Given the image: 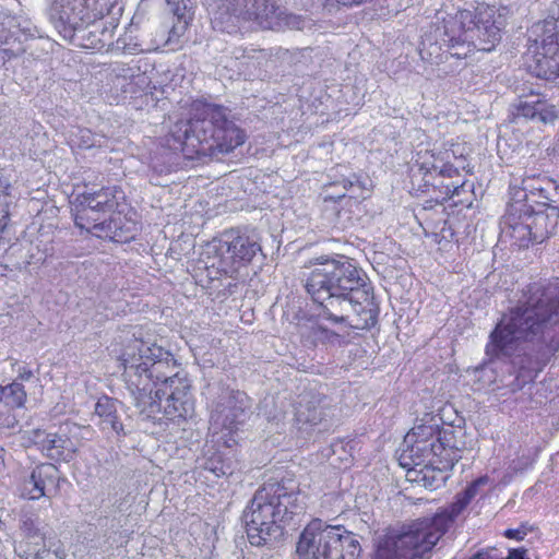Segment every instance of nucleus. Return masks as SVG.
Returning a JSON list of instances; mask_svg holds the SVG:
<instances>
[{
  "label": "nucleus",
  "mask_w": 559,
  "mask_h": 559,
  "mask_svg": "<svg viewBox=\"0 0 559 559\" xmlns=\"http://www.w3.org/2000/svg\"><path fill=\"white\" fill-rule=\"evenodd\" d=\"M260 238L254 231L228 230L222 235L216 261L211 266L222 274L234 277L242 267H246L258 252H261Z\"/></svg>",
  "instance_id": "obj_16"
},
{
  "label": "nucleus",
  "mask_w": 559,
  "mask_h": 559,
  "mask_svg": "<svg viewBox=\"0 0 559 559\" xmlns=\"http://www.w3.org/2000/svg\"><path fill=\"white\" fill-rule=\"evenodd\" d=\"M294 416L298 424L318 425L322 420V411L317 406H304L300 404Z\"/></svg>",
  "instance_id": "obj_25"
},
{
  "label": "nucleus",
  "mask_w": 559,
  "mask_h": 559,
  "mask_svg": "<svg viewBox=\"0 0 559 559\" xmlns=\"http://www.w3.org/2000/svg\"><path fill=\"white\" fill-rule=\"evenodd\" d=\"M111 48L117 51H121L123 53H129V55H134L140 51H143V49L141 48V45L135 41L132 43L131 37H129L127 35L118 38L116 40V43L111 46Z\"/></svg>",
  "instance_id": "obj_27"
},
{
  "label": "nucleus",
  "mask_w": 559,
  "mask_h": 559,
  "mask_svg": "<svg viewBox=\"0 0 559 559\" xmlns=\"http://www.w3.org/2000/svg\"><path fill=\"white\" fill-rule=\"evenodd\" d=\"M302 510L298 493L288 492L281 484L263 486L254 493L245 513L250 544L259 547L278 540L284 524Z\"/></svg>",
  "instance_id": "obj_10"
},
{
  "label": "nucleus",
  "mask_w": 559,
  "mask_h": 559,
  "mask_svg": "<svg viewBox=\"0 0 559 559\" xmlns=\"http://www.w3.org/2000/svg\"><path fill=\"white\" fill-rule=\"evenodd\" d=\"M121 11L118 0H53L50 20L64 39L84 49L107 51Z\"/></svg>",
  "instance_id": "obj_5"
},
{
  "label": "nucleus",
  "mask_w": 559,
  "mask_h": 559,
  "mask_svg": "<svg viewBox=\"0 0 559 559\" xmlns=\"http://www.w3.org/2000/svg\"><path fill=\"white\" fill-rule=\"evenodd\" d=\"M128 71L130 72L128 78L131 79V84L134 85L136 90L146 91L148 88L151 81L146 73L141 72L139 68H129ZM124 76H127V74Z\"/></svg>",
  "instance_id": "obj_28"
},
{
  "label": "nucleus",
  "mask_w": 559,
  "mask_h": 559,
  "mask_svg": "<svg viewBox=\"0 0 559 559\" xmlns=\"http://www.w3.org/2000/svg\"><path fill=\"white\" fill-rule=\"evenodd\" d=\"M214 29L233 33L242 20H254L263 28L278 27L286 17L271 0H212L209 4Z\"/></svg>",
  "instance_id": "obj_14"
},
{
  "label": "nucleus",
  "mask_w": 559,
  "mask_h": 559,
  "mask_svg": "<svg viewBox=\"0 0 559 559\" xmlns=\"http://www.w3.org/2000/svg\"><path fill=\"white\" fill-rule=\"evenodd\" d=\"M537 35L533 63L534 75L545 80L559 78V17H548L533 27Z\"/></svg>",
  "instance_id": "obj_17"
},
{
  "label": "nucleus",
  "mask_w": 559,
  "mask_h": 559,
  "mask_svg": "<svg viewBox=\"0 0 559 559\" xmlns=\"http://www.w3.org/2000/svg\"><path fill=\"white\" fill-rule=\"evenodd\" d=\"M78 427L74 424H64L58 432L34 429L25 432V439L26 442L36 445L49 459L69 462L78 451V442L69 437V433Z\"/></svg>",
  "instance_id": "obj_18"
},
{
  "label": "nucleus",
  "mask_w": 559,
  "mask_h": 559,
  "mask_svg": "<svg viewBox=\"0 0 559 559\" xmlns=\"http://www.w3.org/2000/svg\"><path fill=\"white\" fill-rule=\"evenodd\" d=\"M119 360L143 418L166 427L194 415L190 382L185 373L175 371L177 364L168 350L135 338L123 347Z\"/></svg>",
  "instance_id": "obj_1"
},
{
  "label": "nucleus",
  "mask_w": 559,
  "mask_h": 559,
  "mask_svg": "<svg viewBox=\"0 0 559 559\" xmlns=\"http://www.w3.org/2000/svg\"><path fill=\"white\" fill-rule=\"evenodd\" d=\"M341 185H342L344 191H347L348 189H350L354 186L353 181L349 179H344L341 182Z\"/></svg>",
  "instance_id": "obj_34"
},
{
  "label": "nucleus",
  "mask_w": 559,
  "mask_h": 559,
  "mask_svg": "<svg viewBox=\"0 0 559 559\" xmlns=\"http://www.w3.org/2000/svg\"><path fill=\"white\" fill-rule=\"evenodd\" d=\"M539 104V100L531 104L528 102H520L519 106H518V110H519V114L524 116V117H530V118H533L536 116V114L538 112V108H537V105Z\"/></svg>",
  "instance_id": "obj_30"
},
{
  "label": "nucleus",
  "mask_w": 559,
  "mask_h": 559,
  "mask_svg": "<svg viewBox=\"0 0 559 559\" xmlns=\"http://www.w3.org/2000/svg\"><path fill=\"white\" fill-rule=\"evenodd\" d=\"M95 415L102 419L103 429L107 427L116 432L122 430V425L118 420L116 403L108 396L98 399L95 404Z\"/></svg>",
  "instance_id": "obj_22"
},
{
  "label": "nucleus",
  "mask_w": 559,
  "mask_h": 559,
  "mask_svg": "<svg viewBox=\"0 0 559 559\" xmlns=\"http://www.w3.org/2000/svg\"><path fill=\"white\" fill-rule=\"evenodd\" d=\"M471 559H492L488 552H477Z\"/></svg>",
  "instance_id": "obj_33"
},
{
  "label": "nucleus",
  "mask_w": 559,
  "mask_h": 559,
  "mask_svg": "<svg viewBox=\"0 0 559 559\" xmlns=\"http://www.w3.org/2000/svg\"><path fill=\"white\" fill-rule=\"evenodd\" d=\"M559 287L536 282L522 290L518 304L503 314L486 346L489 356H510L522 342L554 340L559 332Z\"/></svg>",
  "instance_id": "obj_3"
},
{
  "label": "nucleus",
  "mask_w": 559,
  "mask_h": 559,
  "mask_svg": "<svg viewBox=\"0 0 559 559\" xmlns=\"http://www.w3.org/2000/svg\"><path fill=\"white\" fill-rule=\"evenodd\" d=\"M26 401L24 386L19 382H12L0 386V402L10 408L22 407Z\"/></svg>",
  "instance_id": "obj_24"
},
{
  "label": "nucleus",
  "mask_w": 559,
  "mask_h": 559,
  "mask_svg": "<svg viewBox=\"0 0 559 559\" xmlns=\"http://www.w3.org/2000/svg\"><path fill=\"white\" fill-rule=\"evenodd\" d=\"M117 192L115 187H107L76 194L71 201L75 225L98 238L126 241L124 231H129V227L120 225L121 215L115 212Z\"/></svg>",
  "instance_id": "obj_11"
},
{
  "label": "nucleus",
  "mask_w": 559,
  "mask_h": 559,
  "mask_svg": "<svg viewBox=\"0 0 559 559\" xmlns=\"http://www.w3.org/2000/svg\"><path fill=\"white\" fill-rule=\"evenodd\" d=\"M360 552V544L352 532L319 519L305 527L297 544L301 559H358Z\"/></svg>",
  "instance_id": "obj_12"
},
{
  "label": "nucleus",
  "mask_w": 559,
  "mask_h": 559,
  "mask_svg": "<svg viewBox=\"0 0 559 559\" xmlns=\"http://www.w3.org/2000/svg\"><path fill=\"white\" fill-rule=\"evenodd\" d=\"M173 7V13L177 17V23L174 24L168 41L173 38L182 36L188 27L190 15L187 10L186 0H166Z\"/></svg>",
  "instance_id": "obj_23"
},
{
  "label": "nucleus",
  "mask_w": 559,
  "mask_h": 559,
  "mask_svg": "<svg viewBox=\"0 0 559 559\" xmlns=\"http://www.w3.org/2000/svg\"><path fill=\"white\" fill-rule=\"evenodd\" d=\"M14 552L22 559H44L45 555L50 556L37 519H22L17 538L14 540Z\"/></svg>",
  "instance_id": "obj_20"
},
{
  "label": "nucleus",
  "mask_w": 559,
  "mask_h": 559,
  "mask_svg": "<svg viewBox=\"0 0 559 559\" xmlns=\"http://www.w3.org/2000/svg\"><path fill=\"white\" fill-rule=\"evenodd\" d=\"M450 154L448 151L436 153L435 150H419L416 152L413 176H421L424 186L428 189L432 187L439 190L444 200L453 195H460L464 182L452 181L454 176H459V168L449 164Z\"/></svg>",
  "instance_id": "obj_15"
},
{
  "label": "nucleus",
  "mask_w": 559,
  "mask_h": 559,
  "mask_svg": "<svg viewBox=\"0 0 559 559\" xmlns=\"http://www.w3.org/2000/svg\"><path fill=\"white\" fill-rule=\"evenodd\" d=\"M250 399L241 391L225 390L213 403L210 417V439L204 447L200 466L216 477L231 475L230 462L224 460L221 447L237 444L239 427L249 418Z\"/></svg>",
  "instance_id": "obj_9"
},
{
  "label": "nucleus",
  "mask_w": 559,
  "mask_h": 559,
  "mask_svg": "<svg viewBox=\"0 0 559 559\" xmlns=\"http://www.w3.org/2000/svg\"><path fill=\"white\" fill-rule=\"evenodd\" d=\"M453 439L452 430L440 431L435 425L413 427L404 438L406 449L402 453V459L411 462L402 465L416 474L415 481L430 490L438 489L461 457Z\"/></svg>",
  "instance_id": "obj_7"
},
{
  "label": "nucleus",
  "mask_w": 559,
  "mask_h": 559,
  "mask_svg": "<svg viewBox=\"0 0 559 559\" xmlns=\"http://www.w3.org/2000/svg\"><path fill=\"white\" fill-rule=\"evenodd\" d=\"M326 333V336L325 338L330 342V343H340L341 340H340V335L337 333H334V332H331V333H328V331H324Z\"/></svg>",
  "instance_id": "obj_32"
},
{
  "label": "nucleus",
  "mask_w": 559,
  "mask_h": 559,
  "mask_svg": "<svg viewBox=\"0 0 559 559\" xmlns=\"http://www.w3.org/2000/svg\"><path fill=\"white\" fill-rule=\"evenodd\" d=\"M306 289L320 305V317L335 323L347 322L357 330L369 329L377 322L372 288L348 259L326 260L316 265Z\"/></svg>",
  "instance_id": "obj_2"
},
{
  "label": "nucleus",
  "mask_w": 559,
  "mask_h": 559,
  "mask_svg": "<svg viewBox=\"0 0 559 559\" xmlns=\"http://www.w3.org/2000/svg\"><path fill=\"white\" fill-rule=\"evenodd\" d=\"M492 486L488 476L474 480L455 501L427 518L414 522L400 534H390L378 544L373 559H414L428 552L444 534L449 524L477 497H483Z\"/></svg>",
  "instance_id": "obj_6"
},
{
  "label": "nucleus",
  "mask_w": 559,
  "mask_h": 559,
  "mask_svg": "<svg viewBox=\"0 0 559 559\" xmlns=\"http://www.w3.org/2000/svg\"><path fill=\"white\" fill-rule=\"evenodd\" d=\"M533 530V526L530 525L528 523H522L519 527L516 528H508L504 531L503 533V536L509 538V539H514V540H523L525 538V536L532 532Z\"/></svg>",
  "instance_id": "obj_29"
},
{
  "label": "nucleus",
  "mask_w": 559,
  "mask_h": 559,
  "mask_svg": "<svg viewBox=\"0 0 559 559\" xmlns=\"http://www.w3.org/2000/svg\"><path fill=\"white\" fill-rule=\"evenodd\" d=\"M58 469L53 464L37 465L21 485V496L29 500H37L41 497H50L57 491Z\"/></svg>",
  "instance_id": "obj_21"
},
{
  "label": "nucleus",
  "mask_w": 559,
  "mask_h": 559,
  "mask_svg": "<svg viewBox=\"0 0 559 559\" xmlns=\"http://www.w3.org/2000/svg\"><path fill=\"white\" fill-rule=\"evenodd\" d=\"M559 210L554 207L534 211L528 203L515 200L510 202L502 221V233L514 239L519 247L530 242H543L555 230Z\"/></svg>",
  "instance_id": "obj_13"
},
{
  "label": "nucleus",
  "mask_w": 559,
  "mask_h": 559,
  "mask_svg": "<svg viewBox=\"0 0 559 559\" xmlns=\"http://www.w3.org/2000/svg\"><path fill=\"white\" fill-rule=\"evenodd\" d=\"M15 424H16V420L14 418H12V421H8L7 426L14 427Z\"/></svg>",
  "instance_id": "obj_36"
},
{
  "label": "nucleus",
  "mask_w": 559,
  "mask_h": 559,
  "mask_svg": "<svg viewBox=\"0 0 559 559\" xmlns=\"http://www.w3.org/2000/svg\"><path fill=\"white\" fill-rule=\"evenodd\" d=\"M95 135L88 129H78L71 134V143L81 148H91L97 144Z\"/></svg>",
  "instance_id": "obj_26"
},
{
  "label": "nucleus",
  "mask_w": 559,
  "mask_h": 559,
  "mask_svg": "<svg viewBox=\"0 0 559 559\" xmlns=\"http://www.w3.org/2000/svg\"><path fill=\"white\" fill-rule=\"evenodd\" d=\"M190 118L175 123L171 138L180 147L195 153H229L243 144L245 134L227 118L224 107L198 99L192 102Z\"/></svg>",
  "instance_id": "obj_8"
},
{
  "label": "nucleus",
  "mask_w": 559,
  "mask_h": 559,
  "mask_svg": "<svg viewBox=\"0 0 559 559\" xmlns=\"http://www.w3.org/2000/svg\"><path fill=\"white\" fill-rule=\"evenodd\" d=\"M511 202H535L546 209L557 205L559 210V183L542 175L526 176L522 179V187L510 186Z\"/></svg>",
  "instance_id": "obj_19"
},
{
  "label": "nucleus",
  "mask_w": 559,
  "mask_h": 559,
  "mask_svg": "<svg viewBox=\"0 0 559 559\" xmlns=\"http://www.w3.org/2000/svg\"><path fill=\"white\" fill-rule=\"evenodd\" d=\"M4 466V450L2 448H0V471L3 468Z\"/></svg>",
  "instance_id": "obj_35"
},
{
  "label": "nucleus",
  "mask_w": 559,
  "mask_h": 559,
  "mask_svg": "<svg viewBox=\"0 0 559 559\" xmlns=\"http://www.w3.org/2000/svg\"><path fill=\"white\" fill-rule=\"evenodd\" d=\"M507 8H496L484 2H476L473 10H459L454 15L443 19V26L437 27L435 33L423 38V50L433 47L450 53L452 57H466L473 48L490 51L501 39V29L506 25Z\"/></svg>",
  "instance_id": "obj_4"
},
{
  "label": "nucleus",
  "mask_w": 559,
  "mask_h": 559,
  "mask_svg": "<svg viewBox=\"0 0 559 559\" xmlns=\"http://www.w3.org/2000/svg\"><path fill=\"white\" fill-rule=\"evenodd\" d=\"M16 372L22 381H28L33 377V371L27 366H19Z\"/></svg>",
  "instance_id": "obj_31"
}]
</instances>
